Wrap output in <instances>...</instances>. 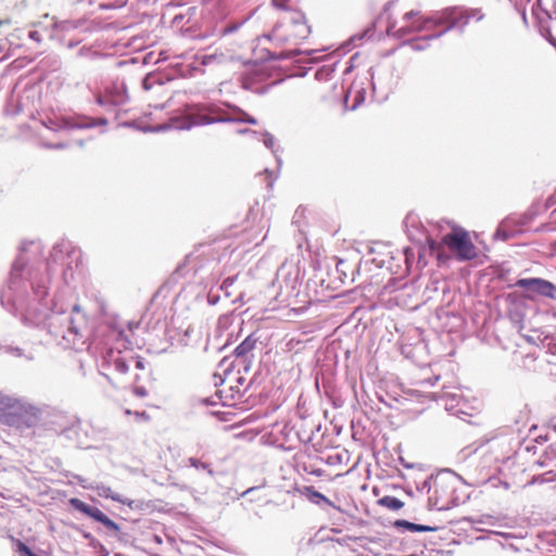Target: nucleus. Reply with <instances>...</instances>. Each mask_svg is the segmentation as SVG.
<instances>
[{
	"instance_id": "obj_4",
	"label": "nucleus",
	"mask_w": 556,
	"mask_h": 556,
	"mask_svg": "<svg viewBox=\"0 0 556 556\" xmlns=\"http://www.w3.org/2000/svg\"><path fill=\"white\" fill-rule=\"evenodd\" d=\"M94 489L99 496L105 497V498H111L115 502L125 504V505L129 506L130 508H134V504H135L134 501L126 498V497L119 495L118 493L113 492V490L110 486L101 484V485H97Z\"/></svg>"
},
{
	"instance_id": "obj_2",
	"label": "nucleus",
	"mask_w": 556,
	"mask_h": 556,
	"mask_svg": "<svg viewBox=\"0 0 556 556\" xmlns=\"http://www.w3.org/2000/svg\"><path fill=\"white\" fill-rule=\"evenodd\" d=\"M452 231L443 237V242L462 261H470L477 257V251L470 240L469 233L456 224H451Z\"/></svg>"
},
{
	"instance_id": "obj_16",
	"label": "nucleus",
	"mask_w": 556,
	"mask_h": 556,
	"mask_svg": "<svg viewBox=\"0 0 556 556\" xmlns=\"http://www.w3.org/2000/svg\"><path fill=\"white\" fill-rule=\"evenodd\" d=\"M265 146H266L268 149H273V148H274V138H273L270 135H267V136H266V139H265Z\"/></svg>"
},
{
	"instance_id": "obj_15",
	"label": "nucleus",
	"mask_w": 556,
	"mask_h": 556,
	"mask_svg": "<svg viewBox=\"0 0 556 556\" xmlns=\"http://www.w3.org/2000/svg\"><path fill=\"white\" fill-rule=\"evenodd\" d=\"M20 551L24 553L26 556L35 555L25 544H20Z\"/></svg>"
},
{
	"instance_id": "obj_25",
	"label": "nucleus",
	"mask_w": 556,
	"mask_h": 556,
	"mask_svg": "<svg viewBox=\"0 0 556 556\" xmlns=\"http://www.w3.org/2000/svg\"><path fill=\"white\" fill-rule=\"evenodd\" d=\"M190 463H191V465H192L193 467H195V468H198V467H199V465H200V464H199V462H198L197 459H193V458H191V459H190Z\"/></svg>"
},
{
	"instance_id": "obj_18",
	"label": "nucleus",
	"mask_w": 556,
	"mask_h": 556,
	"mask_svg": "<svg viewBox=\"0 0 556 556\" xmlns=\"http://www.w3.org/2000/svg\"><path fill=\"white\" fill-rule=\"evenodd\" d=\"M135 393L140 397H144L147 395V391L144 388L135 389Z\"/></svg>"
},
{
	"instance_id": "obj_10",
	"label": "nucleus",
	"mask_w": 556,
	"mask_h": 556,
	"mask_svg": "<svg viewBox=\"0 0 556 556\" xmlns=\"http://www.w3.org/2000/svg\"><path fill=\"white\" fill-rule=\"evenodd\" d=\"M71 504L72 506H74L76 509H78L79 511L88 515L89 511H90V506H88L87 504H85L84 502H81L80 500L78 498H72L71 500Z\"/></svg>"
},
{
	"instance_id": "obj_22",
	"label": "nucleus",
	"mask_w": 556,
	"mask_h": 556,
	"mask_svg": "<svg viewBox=\"0 0 556 556\" xmlns=\"http://www.w3.org/2000/svg\"><path fill=\"white\" fill-rule=\"evenodd\" d=\"M242 122L253 124V125L256 124V119L253 117H247V118L242 119Z\"/></svg>"
},
{
	"instance_id": "obj_19",
	"label": "nucleus",
	"mask_w": 556,
	"mask_h": 556,
	"mask_svg": "<svg viewBox=\"0 0 556 556\" xmlns=\"http://www.w3.org/2000/svg\"><path fill=\"white\" fill-rule=\"evenodd\" d=\"M77 479H78V482H79L84 488H86V489H93V486H92V485H90V484H86V480H85V479H83L81 477H77Z\"/></svg>"
},
{
	"instance_id": "obj_1",
	"label": "nucleus",
	"mask_w": 556,
	"mask_h": 556,
	"mask_svg": "<svg viewBox=\"0 0 556 556\" xmlns=\"http://www.w3.org/2000/svg\"><path fill=\"white\" fill-rule=\"evenodd\" d=\"M0 419L11 427L22 429L36 424L38 415L29 403L0 394Z\"/></svg>"
},
{
	"instance_id": "obj_21",
	"label": "nucleus",
	"mask_w": 556,
	"mask_h": 556,
	"mask_svg": "<svg viewBox=\"0 0 556 556\" xmlns=\"http://www.w3.org/2000/svg\"><path fill=\"white\" fill-rule=\"evenodd\" d=\"M105 526L110 527V528H113V529H118L117 525L112 521L111 519L108 520V522L105 523Z\"/></svg>"
},
{
	"instance_id": "obj_5",
	"label": "nucleus",
	"mask_w": 556,
	"mask_h": 556,
	"mask_svg": "<svg viewBox=\"0 0 556 556\" xmlns=\"http://www.w3.org/2000/svg\"><path fill=\"white\" fill-rule=\"evenodd\" d=\"M303 494L306 495L312 503L319 504L320 502H323L338 509V507L329 498H327L320 492L316 491L313 486H305L303 490Z\"/></svg>"
},
{
	"instance_id": "obj_27",
	"label": "nucleus",
	"mask_w": 556,
	"mask_h": 556,
	"mask_svg": "<svg viewBox=\"0 0 556 556\" xmlns=\"http://www.w3.org/2000/svg\"><path fill=\"white\" fill-rule=\"evenodd\" d=\"M351 96V91H349L345 96V102L348 101V98Z\"/></svg>"
},
{
	"instance_id": "obj_26",
	"label": "nucleus",
	"mask_w": 556,
	"mask_h": 556,
	"mask_svg": "<svg viewBox=\"0 0 556 556\" xmlns=\"http://www.w3.org/2000/svg\"><path fill=\"white\" fill-rule=\"evenodd\" d=\"M108 520H110V518L105 515L100 522L105 525Z\"/></svg>"
},
{
	"instance_id": "obj_28",
	"label": "nucleus",
	"mask_w": 556,
	"mask_h": 556,
	"mask_svg": "<svg viewBox=\"0 0 556 556\" xmlns=\"http://www.w3.org/2000/svg\"><path fill=\"white\" fill-rule=\"evenodd\" d=\"M168 127L167 126H162L160 128H157L159 130H164V129H167Z\"/></svg>"
},
{
	"instance_id": "obj_20",
	"label": "nucleus",
	"mask_w": 556,
	"mask_h": 556,
	"mask_svg": "<svg viewBox=\"0 0 556 556\" xmlns=\"http://www.w3.org/2000/svg\"><path fill=\"white\" fill-rule=\"evenodd\" d=\"M417 14H418V12L410 11V12L406 13L404 17L408 20V18L416 16Z\"/></svg>"
},
{
	"instance_id": "obj_6",
	"label": "nucleus",
	"mask_w": 556,
	"mask_h": 556,
	"mask_svg": "<svg viewBox=\"0 0 556 556\" xmlns=\"http://www.w3.org/2000/svg\"><path fill=\"white\" fill-rule=\"evenodd\" d=\"M394 526L396 528H402V529H405L408 531H418V532H433L437 530V528H434V527L417 525V523H413V522H409L406 520H396L394 522Z\"/></svg>"
},
{
	"instance_id": "obj_30",
	"label": "nucleus",
	"mask_w": 556,
	"mask_h": 556,
	"mask_svg": "<svg viewBox=\"0 0 556 556\" xmlns=\"http://www.w3.org/2000/svg\"><path fill=\"white\" fill-rule=\"evenodd\" d=\"M31 556H37V555H31Z\"/></svg>"
},
{
	"instance_id": "obj_14",
	"label": "nucleus",
	"mask_w": 556,
	"mask_h": 556,
	"mask_svg": "<svg viewBox=\"0 0 556 556\" xmlns=\"http://www.w3.org/2000/svg\"><path fill=\"white\" fill-rule=\"evenodd\" d=\"M298 27H299V31H298V34H299V36H300V37H303V38H304V37H306V36H307V34L309 33V30H308V26H307L305 23H299V24H298Z\"/></svg>"
},
{
	"instance_id": "obj_3",
	"label": "nucleus",
	"mask_w": 556,
	"mask_h": 556,
	"mask_svg": "<svg viewBox=\"0 0 556 556\" xmlns=\"http://www.w3.org/2000/svg\"><path fill=\"white\" fill-rule=\"evenodd\" d=\"M518 287L523 288L528 291H531L533 293L544 295L547 298H554L556 288L555 286L544 279L540 278H526L520 279L516 283Z\"/></svg>"
},
{
	"instance_id": "obj_12",
	"label": "nucleus",
	"mask_w": 556,
	"mask_h": 556,
	"mask_svg": "<svg viewBox=\"0 0 556 556\" xmlns=\"http://www.w3.org/2000/svg\"><path fill=\"white\" fill-rule=\"evenodd\" d=\"M115 366L121 374H126L129 369V366L126 364V362L119 358L115 361Z\"/></svg>"
},
{
	"instance_id": "obj_13",
	"label": "nucleus",
	"mask_w": 556,
	"mask_h": 556,
	"mask_svg": "<svg viewBox=\"0 0 556 556\" xmlns=\"http://www.w3.org/2000/svg\"><path fill=\"white\" fill-rule=\"evenodd\" d=\"M88 516L92 517L98 521H101L105 515L100 509L91 507Z\"/></svg>"
},
{
	"instance_id": "obj_23",
	"label": "nucleus",
	"mask_w": 556,
	"mask_h": 556,
	"mask_svg": "<svg viewBox=\"0 0 556 556\" xmlns=\"http://www.w3.org/2000/svg\"><path fill=\"white\" fill-rule=\"evenodd\" d=\"M135 363H136V367L137 368H139V369L143 368V362L141 359L138 358V359L135 361Z\"/></svg>"
},
{
	"instance_id": "obj_17",
	"label": "nucleus",
	"mask_w": 556,
	"mask_h": 556,
	"mask_svg": "<svg viewBox=\"0 0 556 556\" xmlns=\"http://www.w3.org/2000/svg\"><path fill=\"white\" fill-rule=\"evenodd\" d=\"M193 126H197L195 122H189L187 124H184V125L179 126V129H181V130H190Z\"/></svg>"
},
{
	"instance_id": "obj_24",
	"label": "nucleus",
	"mask_w": 556,
	"mask_h": 556,
	"mask_svg": "<svg viewBox=\"0 0 556 556\" xmlns=\"http://www.w3.org/2000/svg\"><path fill=\"white\" fill-rule=\"evenodd\" d=\"M29 36H30V38H31V39H34V40H36V41H39L38 33H37V31H31V33L29 34Z\"/></svg>"
},
{
	"instance_id": "obj_8",
	"label": "nucleus",
	"mask_w": 556,
	"mask_h": 556,
	"mask_svg": "<svg viewBox=\"0 0 556 556\" xmlns=\"http://www.w3.org/2000/svg\"><path fill=\"white\" fill-rule=\"evenodd\" d=\"M378 504L391 510H399L404 506V503L400 498L390 495L381 497Z\"/></svg>"
},
{
	"instance_id": "obj_9",
	"label": "nucleus",
	"mask_w": 556,
	"mask_h": 556,
	"mask_svg": "<svg viewBox=\"0 0 556 556\" xmlns=\"http://www.w3.org/2000/svg\"><path fill=\"white\" fill-rule=\"evenodd\" d=\"M231 119H227V118H210L207 116H200L195 122V125H211V124H215V123H225V122H230Z\"/></svg>"
},
{
	"instance_id": "obj_11",
	"label": "nucleus",
	"mask_w": 556,
	"mask_h": 556,
	"mask_svg": "<svg viewBox=\"0 0 556 556\" xmlns=\"http://www.w3.org/2000/svg\"><path fill=\"white\" fill-rule=\"evenodd\" d=\"M365 100V96H364V90L362 89L361 91L357 92V94L355 96V100H354V103L353 105L351 106V110L354 111L357 109L358 105L362 104V102Z\"/></svg>"
},
{
	"instance_id": "obj_7",
	"label": "nucleus",
	"mask_w": 556,
	"mask_h": 556,
	"mask_svg": "<svg viewBox=\"0 0 556 556\" xmlns=\"http://www.w3.org/2000/svg\"><path fill=\"white\" fill-rule=\"evenodd\" d=\"M256 340L251 336L247 337L236 349L235 355L237 357H243L252 352L255 348Z\"/></svg>"
},
{
	"instance_id": "obj_29",
	"label": "nucleus",
	"mask_w": 556,
	"mask_h": 556,
	"mask_svg": "<svg viewBox=\"0 0 556 556\" xmlns=\"http://www.w3.org/2000/svg\"><path fill=\"white\" fill-rule=\"evenodd\" d=\"M79 309H80V308H79V306H78V305H75V306H74V311L79 312Z\"/></svg>"
}]
</instances>
